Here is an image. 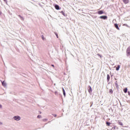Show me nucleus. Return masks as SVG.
I'll return each mask as SVG.
<instances>
[{
	"mask_svg": "<svg viewBox=\"0 0 130 130\" xmlns=\"http://www.w3.org/2000/svg\"><path fill=\"white\" fill-rule=\"evenodd\" d=\"M13 119H14V120H16V121H19V120H21V117L19 116H15L13 117Z\"/></svg>",
	"mask_w": 130,
	"mask_h": 130,
	"instance_id": "nucleus-1",
	"label": "nucleus"
},
{
	"mask_svg": "<svg viewBox=\"0 0 130 130\" xmlns=\"http://www.w3.org/2000/svg\"><path fill=\"white\" fill-rule=\"evenodd\" d=\"M127 56H129L130 55V47H128L126 49Z\"/></svg>",
	"mask_w": 130,
	"mask_h": 130,
	"instance_id": "nucleus-2",
	"label": "nucleus"
},
{
	"mask_svg": "<svg viewBox=\"0 0 130 130\" xmlns=\"http://www.w3.org/2000/svg\"><path fill=\"white\" fill-rule=\"evenodd\" d=\"M88 90L89 93V94H91L92 93V87H91V86H88Z\"/></svg>",
	"mask_w": 130,
	"mask_h": 130,
	"instance_id": "nucleus-3",
	"label": "nucleus"
},
{
	"mask_svg": "<svg viewBox=\"0 0 130 130\" xmlns=\"http://www.w3.org/2000/svg\"><path fill=\"white\" fill-rule=\"evenodd\" d=\"M100 18L103 20H107V16H101L100 17Z\"/></svg>",
	"mask_w": 130,
	"mask_h": 130,
	"instance_id": "nucleus-4",
	"label": "nucleus"
},
{
	"mask_svg": "<svg viewBox=\"0 0 130 130\" xmlns=\"http://www.w3.org/2000/svg\"><path fill=\"white\" fill-rule=\"evenodd\" d=\"M98 14L99 15H102L103 14H104V12L102 10H100L98 12Z\"/></svg>",
	"mask_w": 130,
	"mask_h": 130,
	"instance_id": "nucleus-5",
	"label": "nucleus"
},
{
	"mask_svg": "<svg viewBox=\"0 0 130 130\" xmlns=\"http://www.w3.org/2000/svg\"><path fill=\"white\" fill-rule=\"evenodd\" d=\"M2 84L3 87H7V83L5 81L2 82Z\"/></svg>",
	"mask_w": 130,
	"mask_h": 130,
	"instance_id": "nucleus-6",
	"label": "nucleus"
},
{
	"mask_svg": "<svg viewBox=\"0 0 130 130\" xmlns=\"http://www.w3.org/2000/svg\"><path fill=\"white\" fill-rule=\"evenodd\" d=\"M114 26L117 29V30H119V27H118V25L116 23L114 24Z\"/></svg>",
	"mask_w": 130,
	"mask_h": 130,
	"instance_id": "nucleus-7",
	"label": "nucleus"
},
{
	"mask_svg": "<svg viewBox=\"0 0 130 130\" xmlns=\"http://www.w3.org/2000/svg\"><path fill=\"white\" fill-rule=\"evenodd\" d=\"M55 8L56 9V10H59V6L57 5H55Z\"/></svg>",
	"mask_w": 130,
	"mask_h": 130,
	"instance_id": "nucleus-8",
	"label": "nucleus"
},
{
	"mask_svg": "<svg viewBox=\"0 0 130 130\" xmlns=\"http://www.w3.org/2000/svg\"><path fill=\"white\" fill-rule=\"evenodd\" d=\"M63 95L64 97H66V90H64V88H62Z\"/></svg>",
	"mask_w": 130,
	"mask_h": 130,
	"instance_id": "nucleus-9",
	"label": "nucleus"
},
{
	"mask_svg": "<svg viewBox=\"0 0 130 130\" xmlns=\"http://www.w3.org/2000/svg\"><path fill=\"white\" fill-rule=\"evenodd\" d=\"M18 17L20 18V20L24 21V17H22L21 15H19Z\"/></svg>",
	"mask_w": 130,
	"mask_h": 130,
	"instance_id": "nucleus-10",
	"label": "nucleus"
},
{
	"mask_svg": "<svg viewBox=\"0 0 130 130\" xmlns=\"http://www.w3.org/2000/svg\"><path fill=\"white\" fill-rule=\"evenodd\" d=\"M124 4H128V0H122Z\"/></svg>",
	"mask_w": 130,
	"mask_h": 130,
	"instance_id": "nucleus-11",
	"label": "nucleus"
},
{
	"mask_svg": "<svg viewBox=\"0 0 130 130\" xmlns=\"http://www.w3.org/2000/svg\"><path fill=\"white\" fill-rule=\"evenodd\" d=\"M107 80L108 82L109 81V80H110V76H109V74L107 75Z\"/></svg>",
	"mask_w": 130,
	"mask_h": 130,
	"instance_id": "nucleus-12",
	"label": "nucleus"
},
{
	"mask_svg": "<svg viewBox=\"0 0 130 130\" xmlns=\"http://www.w3.org/2000/svg\"><path fill=\"white\" fill-rule=\"evenodd\" d=\"M119 69H120V66L118 65V66L116 68V71H119Z\"/></svg>",
	"mask_w": 130,
	"mask_h": 130,
	"instance_id": "nucleus-13",
	"label": "nucleus"
},
{
	"mask_svg": "<svg viewBox=\"0 0 130 130\" xmlns=\"http://www.w3.org/2000/svg\"><path fill=\"white\" fill-rule=\"evenodd\" d=\"M124 93H127V88H125L123 89Z\"/></svg>",
	"mask_w": 130,
	"mask_h": 130,
	"instance_id": "nucleus-14",
	"label": "nucleus"
},
{
	"mask_svg": "<svg viewBox=\"0 0 130 130\" xmlns=\"http://www.w3.org/2000/svg\"><path fill=\"white\" fill-rule=\"evenodd\" d=\"M61 13L63 15V16H64V17H66V13H64L63 11H61Z\"/></svg>",
	"mask_w": 130,
	"mask_h": 130,
	"instance_id": "nucleus-15",
	"label": "nucleus"
},
{
	"mask_svg": "<svg viewBox=\"0 0 130 130\" xmlns=\"http://www.w3.org/2000/svg\"><path fill=\"white\" fill-rule=\"evenodd\" d=\"M109 93H111V94H112V93H113V90H112V89H110L109 90Z\"/></svg>",
	"mask_w": 130,
	"mask_h": 130,
	"instance_id": "nucleus-16",
	"label": "nucleus"
},
{
	"mask_svg": "<svg viewBox=\"0 0 130 130\" xmlns=\"http://www.w3.org/2000/svg\"><path fill=\"white\" fill-rule=\"evenodd\" d=\"M106 124L108 126H109V125H110V122H106Z\"/></svg>",
	"mask_w": 130,
	"mask_h": 130,
	"instance_id": "nucleus-17",
	"label": "nucleus"
},
{
	"mask_svg": "<svg viewBox=\"0 0 130 130\" xmlns=\"http://www.w3.org/2000/svg\"><path fill=\"white\" fill-rule=\"evenodd\" d=\"M118 124H119V125H123V124H122V122H118Z\"/></svg>",
	"mask_w": 130,
	"mask_h": 130,
	"instance_id": "nucleus-18",
	"label": "nucleus"
},
{
	"mask_svg": "<svg viewBox=\"0 0 130 130\" xmlns=\"http://www.w3.org/2000/svg\"><path fill=\"white\" fill-rule=\"evenodd\" d=\"M90 104H91V105H90V107H92V106L93 105V102H90Z\"/></svg>",
	"mask_w": 130,
	"mask_h": 130,
	"instance_id": "nucleus-19",
	"label": "nucleus"
},
{
	"mask_svg": "<svg viewBox=\"0 0 130 130\" xmlns=\"http://www.w3.org/2000/svg\"><path fill=\"white\" fill-rule=\"evenodd\" d=\"M38 118H41V115H38Z\"/></svg>",
	"mask_w": 130,
	"mask_h": 130,
	"instance_id": "nucleus-20",
	"label": "nucleus"
},
{
	"mask_svg": "<svg viewBox=\"0 0 130 130\" xmlns=\"http://www.w3.org/2000/svg\"><path fill=\"white\" fill-rule=\"evenodd\" d=\"M98 55H99V56H100V57H102V56L100 55V54H98Z\"/></svg>",
	"mask_w": 130,
	"mask_h": 130,
	"instance_id": "nucleus-21",
	"label": "nucleus"
},
{
	"mask_svg": "<svg viewBox=\"0 0 130 130\" xmlns=\"http://www.w3.org/2000/svg\"><path fill=\"white\" fill-rule=\"evenodd\" d=\"M55 35H56L57 38H58V35H57V34H55Z\"/></svg>",
	"mask_w": 130,
	"mask_h": 130,
	"instance_id": "nucleus-22",
	"label": "nucleus"
},
{
	"mask_svg": "<svg viewBox=\"0 0 130 130\" xmlns=\"http://www.w3.org/2000/svg\"><path fill=\"white\" fill-rule=\"evenodd\" d=\"M52 115H53V116H54V117H56V114H52Z\"/></svg>",
	"mask_w": 130,
	"mask_h": 130,
	"instance_id": "nucleus-23",
	"label": "nucleus"
},
{
	"mask_svg": "<svg viewBox=\"0 0 130 130\" xmlns=\"http://www.w3.org/2000/svg\"><path fill=\"white\" fill-rule=\"evenodd\" d=\"M47 120V119H44L43 121H46Z\"/></svg>",
	"mask_w": 130,
	"mask_h": 130,
	"instance_id": "nucleus-24",
	"label": "nucleus"
},
{
	"mask_svg": "<svg viewBox=\"0 0 130 130\" xmlns=\"http://www.w3.org/2000/svg\"><path fill=\"white\" fill-rule=\"evenodd\" d=\"M0 108L2 109L3 108V106L2 105L0 104Z\"/></svg>",
	"mask_w": 130,
	"mask_h": 130,
	"instance_id": "nucleus-25",
	"label": "nucleus"
},
{
	"mask_svg": "<svg viewBox=\"0 0 130 130\" xmlns=\"http://www.w3.org/2000/svg\"><path fill=\"white\" fill-rule=\"evenodd\" d=\"M43 40H44V37L43 36H42V37Z\"/></svg>",
	"mask_w": 130,
	"mask_h": 130,
	"instance_id": "nucleus-26",
	"label": "nucleus"
},
{
	"mask_svg": "<svg viewBox=\"0 0 130 130\" xmlns=\"http://www.w3.org/2000/svg\"><path fill=\"white\" fill-rule=\"evenodd\" d=\"M55 95H57V91H55Z\"/></svg>",
	"mask_w": 130,
	"mask_h": 130,
	"instance_id": "nucleus-27",
	"label": "nucleus"
},
{
	"mask_svg": "<svg viewBox=\"0 0 130 130\" xmlns=\"http://www.w3.org/2000/svg\"><path fill=\"white\" fill-rule=\"evenodd\" d=\"M127 93H128V94L130 96V92L128 91Z\"/></svg>",
	"mask_w": 130,
	"mask_h": 130,
	"instance_id": "nucleus-28",
	"label": "nucleus"
},
{
	"mask_svg": "<svg viewBox=\"0 0 130 130\" xmlns=\"http://www.w3.org/2000/svg\"><path fill=\"white\" fill-rule=\"evenodd\" d=\"M4 2H5V3H7V0H4Z\"/></svg>",
	"mask_w": 130,
	"mask_h": 130,
	"instance_id": "nucleus-29",
	"label": "nucleus"
},
{
	"mask_svg": "<svg viewBox=\"0 0 130 130\" xmlns=\"http://www.w3.org/2000/svg\"><path fill=\"white\" fill-rule=\"evenodd\" d=\"M2 124H3V123L0 122V125H2Z\"/></svg>",
	"mask_w": 130,
	"mask_h": 130,
	"instance_id": "nucleus-30",
	"label": "nucleus"
},
{
	"mask_svg": "<svg viewBox=\"0 0 130 130\" xmlns=\"http://www.w3.org/2000/svg\"><path fill=\"white\" fill-rule=\"evenodd\" d=\"M51 66H52V67H53V68H54V65L51 64Z\"/></svg>",
	"mask_w": 130,
	"mask_h": 130,
	"instance_id": "nucleus-31",
	"label": "nucleus"
},
{
	"mask_svg": "<svg viewBox=\"0 0 130 130\" xmlns=\"http://www.w3.org/2000/svg\"><path fill=\"white\" fill-rule=\"evenodd\" d=\"M2 13L0 11V15H2Z\"/></svg>",
	"mask_w": 130,
	"mask_h": 130,
	"instance_id": "nucleus-32",
	"label": "nucleus"
},
{
	"mask_svg": "<svg viewBox=\"0 0 130 130\" xmlns=\"http://www.w3.org/2000/svg\"><path fill=\"white\" fill-rule=\"evenodd\" d=\"M116 86H117V83H115Z\"/></svg>",
	"mask_w": 130,
	"mask_h": 130,
	"instance_id": "nucleus-33",
	"label": "nucleus"
},
{
	"mask_svg": "<svg viewBox=\"0 0 130 130\" xmlns=\"http://www.w3.org/2000/svg\"><path fill=\"white\" fill-rule=\"evenodd\" d=\"M112 129H113V127L112 128Z\"/></svg>",
	"mask_w": 130,
	"mask_h": 130,
	"instance_id": "nucleus-34",
	"label": "nucleus"
},
{
	"mask_svg": "<svg viewBox=\"0 0 130 130\" xmlns=\"http://www.w3.org/2000/svg\"><path fill=\"white\" fill-rule=\"evenodd\" d=\"M115 128V127H114V129Z\"/></svg>",
	"mask_w": 130,
	"mask_h": 130,
	"instance_id": "nucleus-35",
	"label": "nucleus"
},
{
	"mask_svg": "<svg viewBox=\"0 0 130 130\" xmlns=\"http://www.w3.org/2000/svg\"><path fill=\"white\" fill-rule=\"evenodd\" d=\"M40 113H41V112H40Z\"/></svg>",
	"mask_w": 130,
	"mask_h": 130,
	"instance_id": "nucleus-36",
	"label": "nucleus"
}]
</instances>
